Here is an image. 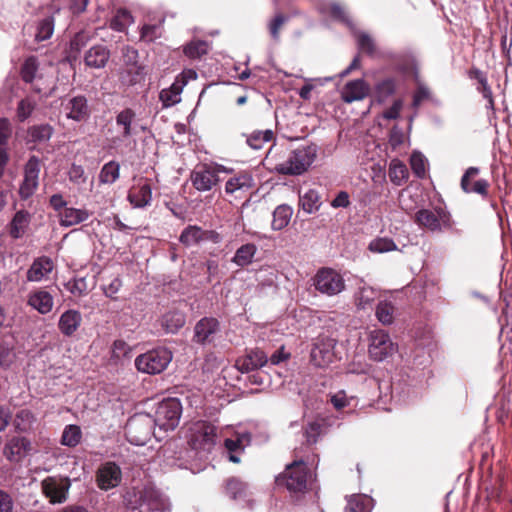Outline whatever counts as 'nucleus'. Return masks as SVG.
<instances>
[{
  "mask_svg": "<svg viewBox=\"0 0 512 512\" xmlns=\"http://www.w3.org/2000/svg\"><path fill=\"white\" fill-rule=\"evenodd\" d=\"M318 148L315 144L301 146L293 150L286 160L272 163L273 153L270 149L266 155L265 161L270 165V169L282 175H300L307 171L315 161Z\"/></svg>",
  "mask_w": 512,
  "mask_h": 512,
  "instance_id": "nucleus-1",
  "label": "nucleus"
},
{
  "mask_svg": "<svg viewBox=\"0 0 512 512\" xmlns=\"http://www.w3.org/2000/svg\"><path fill=\"white\" fill-rule=\"evenodd\" d=\"M294 456V461L286 465L284 471L276 476L275 484L291 494H303L308 489L311 473L307 463L302 458H298V449L294 450Z\"/></svg>",
  "mask_w": 512,
  "mask_h": 512,
  "instance_id": "nucleus-2",
  "label": "nucleus"
},
{
  "mask_svg": "<svg viewBox=\"0 0 512 512\" xmlns=\"http://www.w3.org/2000/svg\"><path fill=\"white\" fill-rule=\"evenodd\" d=\"M398 352V344L393 342L389 333L374 329L368 334V355L375 362H383Z\"/></svg>",
  "mask_w": 512,
  "mask_h": 512,
  "instance_id": "nucleus-3",
  "label": "nucleus"
},
{
  "mask_svg": "<svg viewBox=\"0 0 512 512\" xmlns=\"http://www.w3.org/2000/svg\"><path fill=\"white\" fill-rule=\"evenodd\" d=\"M415 222L431 232L449 230L454 224L450 212L442 207L420 209L415 214Z\"/></svg>",
  "mask_w": 512,
  "mask_h": 512,
  "instance_id": "nucleus-4",
  "label": "nucleus"
},
{
  "mask_svg": "<svg viewBox=\"0 0 512 512\" xmlns=\"http://www.w3.org/2000/svg\"><path fill=\"white\" fill-rule=\"evenodd\" d=\"M172 360V353L166 348H157L136 357L135 366L141 373L155 375L163 372Z\"/></svg>",
  "mask_w": 512,
  "mask_h": 512,
  "instance_id": "nucleus-5",
  "label": "nucleus"
},
{
  "mask_svg": "<svg viewBox=\"0 0 512 512\" xmlns=\"http://www.w3.org/2000/svg\"><path fill=\"white\" fill-rule=\"evenodd\" d=\"M216 427L207 421L199 420L190 427L188 443L193 450L210 452L215 445Z\"/></svg>",
  "mask_w": 512,
  "mask_h": 512,
  "instance_id": "nucleus-6",
  "label": "nucleus"
},
{
  "mask_svg": "<svg viewBox=\"0 0 512 512\" xmlns=\"http://www.w3.org/2000/svg\"><path fill=\"white\" fill-rule=\"evenodd\" d=\"M228 173L229 170L222 165H203L197 167L191 173V182L194 188L198 191H210L220 181V173Z\"/></svg>",
  "mask_w": 512,
  "mask_h": 512,
  "instance_id": "nucleus-7",
  "label": "nucleus"
},
{
  "mask_svg": "<svg viewBox=\"0 0 512 512\" xmlns=\"http://www.w3.org/2000/svg\"><path fill=\"white\" fill-rule=\"evenodd\" d=\"M315 289L322 294L334 296L345 288L342 276L331 268L320 269L313 278Z\"/></svg>",
  "mask_w": 512,
  "mask_h": 512,
  "instance_id": "nucleus-8",
  "label": "nucleus"
},
{
  "mask_svg": "<svg viewBox=\"0 0 512 512\" xmlns=\"http://www.w3.org/2000/svg\"><path fill=\"white\" fill-rule=\"evenodd\" d=\"M70 486V479L62 476H48L41 482L42 492L52 504L65 502Z\"/></svg>",
  "mask_w": 512,
  "mask_h": 512,
  "instance_id": "nucleus-9",
  "label": "nucleus"
},
{
  "mask_svg": "<svg viewBox=\"0 0 512 512\" xmlns=\"http://www.w3.org/2000/svg\"><path fill=\"white\" fill-rule=\"evenodd\" d=\"M335 344L330 337H319L311 349V363L319 368L327 367L334 359Z\"/></svg>",
  "mask_w": 512,
  "mask_h": 512,
  "instance_id": "nucleus-10",
  "label": "nucleus"
},
{
  "mask_svg": "<svg viewBox=\"0 0 512 512\" xmlns=\"http://www.w3.org/2000/svg\"><path fill=\"white\" fill-rule=\"evenodd\" d=\"M40 173V161L37 157L32 156L25 165L24 179L19 189L22 199L32 196L38 187V179Z\"/></svg>",
  "mask_w": 512,
  "mask_h": 512,
  "instance_id": "nucleus-11",
  "label": "nucleus"
},
{
  "mask_svg": "<svg viewBox=\"0 0 512 512\" xmlns=\"http://www.w3.org/2000/svg\"><path fill=\"white\" fill-rule=\"evenodd\" d=\"M140 512H169L166 498L153 487H146L140 494Z\"/></svg>",
  "mask_w": 512,
  "mask_h": 512,
  "instance_id": "nucleus-12",
  "label": "nucleus"
},
{
  "mask_svg": "<svg viewBox=\"0 0 512 512\" xmlns=\"http://www.w3.org/2000/svg\"><path fill=\"white\" fill-rule=\"evenodd\" d=\"M135 118L136 113L131 108H125L116 114L115 127L118 135L112 139L113 144L127 140L135 134Z\"/></svg>",
  "mask_w": 512,
  "mask_h": 512,
  "instance_id": "nucleus-13",
  "label": "nucleus"
},
{
  "mask_svg": "<svg viewBox=\"0 0 512 512\" xmlns=\"http://www.w3.org/2000/svg\"><path fill=\"white\" fill-rule=\"evenodd\" d=\"M267 362L268 356L262 350L250 349L236 360L235 367L242 373H249L263 367Z\"/></svg>",
  "mask_w": 512,
  "mask_h": 512,
  "instance_id": "nucleus-14",
  "label": "nucleus"
},
{
  "mask_svg": "<svg viewBox=\"0 0 512 512\" xmlns=\"http://www.w3.org/2000/svg\"><path fill=\"white\" fill-rule=\"evenodd\" d=\"M121 482V469L114 462L103 464L97 472V484L102 490H109Z\"/></svg>",
  "mask_w": 512,
  "mask_h": 512,
  "instance_id": "nucleus-15",
  "label": "nucleus"
},
{
  "mask_svg": "<svg viewBox=\"0 0 512 512\" xmlns=\"http://www.w3.org/2000/svg\"><path fill=\"white\" fill-rule=\"evenodd\" d=\"M219 329L220 325L216 318L204 317L194 327V340L199 344L211 343Z\"/></svg>",
  "mask_w": 512,
  "mask_h": 512,
  "instance_id": "nucleus-16",
  "label": "nucleus"
},
{
  "mask_svg": "<svg viewBox=\"0 0 512 512\" xmlns=\"http://www.w3.org/2000/svg\"><path fill=\"white\" fill-rule=\"evenodd\" d=\"M31 450V443L25 437H14L4 447V455L10 462H20Z\"/></svg>",
  "mask_w": 512,
  "mask_h": 512,
  "instance_id": "nucleus-17",
  "label": "nucleus"
},
{
  "mask_svg": "<svg viewBox=\"0 0 512 512\" xmlns=\"http://www.w3.org/2000/svg\"><path fill=\"white\" fill-rule=\"evenodd\" d=\"M370 91L369 85L362 79L349 81L341 91V98L346 103L363 100Z\"/></svg>",
  "mask_w": 512,
  "mask_h": 512,
  "instance_id": "nucleus-18",
  "label": "nucleus"
},
{
  "mask_svg": "<svg viewBox=\"0 0 512 512\" xmlns=\"http://www.w3.org/2000/svg\"><path fill=\"white\" fill-rule=\"evenodd\" d=\"M479 174L477 167H469L461 179V188L466 193H477L486 196L488 193V182L484 179H479L474 182L471 179Z\"/></svg>",
  "mask_w": 512,
  "mask_h": 512,
  "instance_id": "nucleus-19",
  "label": "nucleus"
},
{
  "mask_svg": "<svg viewBox=\"0 0 512 512\" xmlns=\"http://www.w3.org/2000/svg\"><path fill=\"white\" fill-rule=\"evenodd\" d=\"M66 116L74 121H84L90 115L87 99L84 96H76L65 104Z\"/></svg>",
  "mask_w": 512,
  "mask_h": 512,
  "instance_id": "nucleus-20",
  "label": "nucleus"
},
{
  "mask_svg": "<svg viewBox=\"0 0 512 512\" xmlns=\"http://www.w3.org/2000/svg\"><path fill=\"white\" fill-rule=\"evenodd\" d=\"M128 201L135 208H144L151 203L152 189L150 184L139 182L137 186L133 187L128 193Z\"/></svg>",
  "mask_w": 512,
  "mask_h": 512,
  "instance_id": "nucleus-21",
  "label": "nucleus"
},
{
  "mask_svg": "<svg viewBox=\"0 0 512 512\" xmlns=\"http://www.w3.org/2000/svg\"><path fill=\"white\" fill-rule=\"evenodd\" d=\"M82 323V315L79 311L69 309L61 314L58 321V329L67 337L72 336Z\"/></svg>",
  "mask_w": 512,
  "mask_h": 512,
  "instance_id": "nucleus-22",
  "label": "nucleus"
},
{
  "mask_svg": "<svg viewBox=\"0 0 512 512\" xmlns=\"http://www.w3.org/2000/svg\"><path fill=\"white\" fill-rule=\"evenodd\" d=\"M90 215V212L86 209L66 207L60 212V214H57V217L60 226L71 227L85 222Z\"/></svg>",
  "mask_w": 512,
  "mask_h": 512,
  "instance_id": "nucleus-23",
  "label": "nucleus"
},
{
  "mask_svg": "<svg viewBox=\"0 0 512 512\" xmlns=\"http://www.w3.org/2000/svg\"><path fill=\"white\" fill-rule=\"evenodd\" d=\"M123 55L126 59V62L128 65H130V68H128L123 74H122V80L127 82L130 85L135 84L138 81L139 76L142 73V69L140 66L136 65V59L138 57L137 50L131 48V47H125L123 49Z\"/></svg>",
  "mask_w": 512,
  "mask_h": 512,
  "instance_id": "nucleus-24",
  "label": "nucleus"
},
{
  "mask_svg": "<svg viewBox=\"0 0 512 512\" xmlns=\"http://www.w3.org/2000/svg\"><path fill=\"white\" fill-rule=\"evenodd\" d=\"M330 402L338 412L343 413H351L359 405L358 398L353 395L349 396L344 390H339L331 395Z\"/></svg>",
  "mask_w": 512,
  "mask_h": 512,
  "instance_id": "nucleus-25",
  "label": "nucleus"
},
{
  "mask_svg": "<svg viewBox=\"0 0 512 512\" xmlns=\"http://www.w3.org/2000/svg\"><path fill=\"white\" fill-rule=\"evenodd\" d=\"M28 304L39 313L47 314L53 309L54 300L49 292L37 290L29 295Z\"/></svg>",
  "mask_w": 512,
  "mask_h": 512,
  "instance_id": "nucleus-26",
  "label": "nucleus"
},
{
  "mask_svg": "<svg viewBox=\"0 0 512 512\" xmlns=\"http://www.w3.org/2000/svg\"><path fill=\"white\" fill-rule=\"evenodd\" d=\"M327 431L325 418H314L303 426V436L306 439L307 445L317 443L318 438L324 435Z\"/></svg>",
  "mask_w": 512,
  "mask_h": 512,
  "instance_id": "nucleus-27",
  "label": "nucleus"
},
{
  "mask_svg": "<svg viewBox=\"0 0 512 512\" xmlns=\"http://www.w3.org/2000/svg\"><path fill=\"white\" fill-rule=\"evenodd\" d=\"M53 269V262L48 257H40L32 263L27 271V280L39 282L46 277Z\"/></svg>",
  "mask_w": 512,
  "mask_h": 512,
  "instance_id": "nucleus-28",
  "label": "nucleus"
},
{
  "mask_svg": "<svg viewBox=\"0 0 512 512\" xmlns=\"http://www.w3.org/2000/svg\"><path fill=\"white\" fill-rule=\"evenodd\" d=\"M109 51L101 45L93 46L85 55V64L91 68H102L109 59Z\"/></svg>",
  "mask_w": 512,
  "mask_h": 512,
  "instance_id": "nucleus-29",
  "label": "nucleus"
},
{
  "mask_svg": "<svg viewBox=\"0 0 512 512\" xmlns=\"http://www.w3.org/2000/svg\"><path fill=\"white\" fill-rule=\"evenodd\" d=\"M185 324V315L177 310L168 311L161 318V326L167 333H176Z\"/></svg>",
  "mask_w": 512,
  "mask_h": 512,
  "instance_id": "nucleus-30",
  "label": "nucleus"
},
{
  "mask_svg": "<svg viewBox=\"0 0 512 512\" xmlns=\"http://www.w3.org/2000/svg\"><path fill=\"white\" fill-rule=\"evenodd\" d=\"M253 186V179L247 173L238 174L230 178L225 185V192L233 194L238 191H247Z\"/></svg>",
  "mask_w": 512,
  "mask_h": 512,
  "instance_id": "nucleus-31",
  "label": "nucleus"
},
{
  "mask_svg": "<svg viewBox=\"0 0 512 512\" xmlns=\"http://www.w3.org/2000/svg\"><path fill=\"white\" fill-rule=\"evenodd\" d=\"M257 252V247L253 243H247L240 246L233 258L232 262L239 267H245L252 263L253 258Z\"/></svg>",
  "mask_w": 512,
  "mask_h": 512,
  "instance_id": "nucleus-32",
  "label": "nucleus"
},
{
  "mask_svg": "<svg viewBox=\"0 0 512 512\" xmlns=\"http://www.w3.org/2000/svg\"><path fill=\"white\" fill-rule=\"evenodd\" d=\"M156 416H181L182 404L178 398H165L158 403Z\"/></svg>",
  "mask_w": 512,
  "mask_h": 512,
  "instance_id": "nucleus-33",
  "label": "nucleus"
},
{
  "mask_svg": "<svg viewBox=\"0 0 512 512\" xmlns=\"http://www.w3.org/2000/svg\"><path fill=\"white\" fill-rule=\"evenodd\" d=\"M409 172L406 165L398 159H393L389 165V178L390 181L401 186L408 180Z\"/></svg>",
  "mask_w": 512,
  "mask_h": 512,
  "instance_id": "nucleus-34",
  "label": "nucleus"
},
{
  "mask_svg": "<svg viewBox=\"0 0 512 512\" xmlns=\"http://www.w3.org/2000/svg\"><path fill=\"white\" fill-rule=\"evenodd\" d=\"M206 238V231L202 230L198 226L190 225L182 231L179 240L185 246H192L198 244L200 241H203Z\"/></svg>",
  "mask_w": 512,
  "mask_h": 512,
  "instance_id": "nucleus-35",
  "label": "nucleus"
},
{
  "mask_svg": "<svg viewBox=\"0 0 512 512\" xmlns=\"http://www.w3.org/2000/svg\"><path fill=\"white\" fill-rule=\"evenodd\" d=\"M293 210L290 206L282 204L276 207L273 212V220L271 223L273 230H282L285 228L291 219Z\"/></svg>",
  "mask_w": 512,
  "mask_h": 512,
  "instance_id": "nucleus-36",
  "label": "nucleus"
},
{
  "mask_svg": "<svg viewBox=\"0 0 512 512\" xmlns=\"http://www.w3.org/2000/svg\"><path fill=\"white\" fill-rule=\"evenodd\" d=\"M396 90V81L388 77L379 81L374 88V95L378 102H385Z\"/></svg>",
  "mask_w": 512,
  "mask_h": 512,
  "instance_id": "nucleus-37",
  "label": "nucleus"
},
{
  "mask_svg": "<svg viewBox=\"0 0 512 512\" xmlns=\"http://www.w3.org/2000/svg\"><path fill=\"white\" fill-rule=\"evenodd\" d=\"M120 176V165L116 161L105 163L99 173L100 184H113Z\"/></svg>",
  "mask_w": 512,
  "mask_h": 512,
  "instance_id": "nucleus-38",
  "label": "nucleus"
},
{
  "mask_svg": "<svg viewBox=\"0 0 512 512\" xmlns=\"http://www.w3.org/2000/svg\"><path fill=\"white\" fill-rule=\"evenodd\" d=\"M244 440L249 442V436L244 434L242 436H237L235 439L227 438L224 441V446L229 452V460L234 463H239L240 458L236 455V453L243 451L244 449Z\"/></svg>",
  "mask_w": 512,
  "mask_h": 512,
  "instance_id": "nucleus-39",
  "label": "nucleus"
},
{
  "mask_svg": "<svg viewBox=\"0 0 512 512\" xmlns=\"http://www.w3.org/2000/svg\"><path fill=\"white\" fill-rule=\"evenodd\" d=\"M300 205L309 214L318 211L321 206L319 193L313 189L308 190L300 196Z\"/></svg>",
  "mask_w": 512,
  "mask_h": 512,
  "instance_id": "nucleus-40",
  "label": "nucleus"
},
{
  "mask_svg": "<svg viewBox=\"0 0 512 512\" xmlns=\"http://www.w3.org/2000/svg\"><path fill=\"white\" fill-rule=\"evenodd\" d=\"M274 133L272 130L254 131L246 138V143L253 149H261L266 143L273 140Z\"/></svg>",
  "mask_w": 512,
  "mask_h": 512,
  "instance_id": "nucleus-41",
  "label": "nucleus"
},
{
  "mask_svg": "<svg viewBox=\"0 0 512 512\" xmlns=\"http://www.w3.org/2000/svg\"><path fill=\"white\" fill-rule=\"evenodd\" d=\"M29 223V214L25 211H18L11 222L10 234L13 238H20Z\"/></svg>",
  "mask_w": 512,
  "mask_h": 512,
  "instance_id": "nucleus-42",
  "label": "nucleus"
},
{
  "mask_svg": "<svg viewBox=\"0 0 512 512\" xmlns=\"http://www.w3.org/2000/svg\"><path fill=\"white\" fill-rule=\"evenodd\" d=\"M82 432L77 425H68L63 431L61 444L68 447H75L80 443Z\"/></svg>",
  "mask_w": 512,
  "mask_h": 512,
  "instance_id": "nucleus-43",
  "label": "nucleus"
},
{
  "mask_svg": "<svg viewBox=\"0 0 512 512\" xmlns=\"http://www.w3.org/2000/svg\"><path fill=\"white\" fill-rule=\"evenodd\" d=\"M368 249L373 253H387L397 250V245L391 238L378 237L369 243Z\"/></svg>",
  "mask_w": 512,
  "mask_h": 512,
  "instance_id": "nucleus-44",
  "label": "nucleus"
},
{
  "mask_svg": "<svg viewBox=\"0 0 512 512\" xmlns=\"http://www.w3.org/2000/svg\"><path fill=\"white\" fill-rule=\"evenodd\" d=\"M226 492L233 499L243 498L247 493V484L238 478H229L226 481Z\"/></svg>",
  "mask_w": 512,
  "mask_h": 512,
  "instance_id": "nucleus-45",
  "label": "nucleus"
},
{
  "mask_svg": "<svg viewBox=\"0 0 512 512\" xmlns=\"http://www.w3.org/2000/svg\"><path fill=\"white\" fill-rule=\"evenodd\" d=\"M66 289L76 297H82L89 293V287L86 278H74L65 284Z\"/></svg>",
  "mask_w": 512,
  "mask_h": 512,
  "instance_id": "nucleus-46",
  "label": "nucleus"
},
{
  "mask_svg": "<svg viewBox=\"0 0 512 512\" xmlns=\"http://www.w3.org/2000/svg\"><path fill=\"white\" fill-rule=\"evenodd\" d=\"M28 134L34 142H46L51 138L53 128L48 124L36 125L29 129Z\"/></svg>",
  "mask_w": 512,
  "mask_h": 512,
  "instance_id": "nucleus-47",
  "label": "nucleus"
},
{
  "mask_svg": "<svg viewBox=\"0 0 512 512\" xmlns=\"http://www.w3.org/2000/svg\"><path fill=\"white\" fill-rule=\"evenodd\" d=\"M394 306L387 301L380 302L376 307V317L383 325H390L394 319Z\"/></svg>",
  "mask_w": 512,
  "mask_h": 512,
  "instance_id": "nucleus-48",
  "label": "nucleus"
},
{
  "mask_svg": "<svg viewBox=\"0 0 512 512\" xmlns=\"http://www.w3.org/2000/svg\"><path fill=\"white\" fill-rule=\"evenodd\" d=\"M132 22L133 18L131 14L125 9H120L112 18L110 27L115 31L121 32L124 31Z\"/></svg>",
  "mask_w": 512,
  "mask_h": 512,
  "instance_id": "nucleus-49",
  "label": "nucleus"
},
{
  "mask_svg": "<svg viewBox=\"0 0 512 512\" xmlns=\"http://www.w3.org/2000/svg\"><path fill=\"white\" fill-rule=\"evenodd\" d=\"M410 166L413 173L418 178H424L426 175L427 159L420 152H413L410 157Z\"/></svg>",
  "mask_w": 512,
  "mask_h": 512,
  "instance_id": "nucleus-50",
  "label": "nucleus"
},
{
  "mask_svg": "<svg viewBox=\"0 0 512 512\" xmlns=\"http://www.w3.org/2000/svg\"><path fill=\"white\" fill-rule=\"evenodd\" d=\"M346 512H370V501L362 495H355L348 500Z\"/></svg>",
  "mask_w": 512,
  "mask_h": 512,
  "instance_id": "nucleus-51",
  "label": "nucleus"
},
{
  "mask_svg": "<svg viewBox=\"0 0 512 512\" xmlns=\"http://www.w3.org/2000/svg\"><path fill=\"white\" fill-rule=\"evenodd\" d=\"M54 31V18L53 16L42 19L38 26L35 38L37 41H44L49 39Z\"/></svg>",
  "mask_w": 512,
  "mask_h": 512,
  "instance_id": "nucleus-52",
  "label": "nucleus"
},
{
  "mask_svg": "<svg viewBox=\"0 0 512 512\" xmlns=\"http://www.w3.org/2000/svg\"><path fill=\"white\" fill-rule=\"evenodd\" d=\"M180 418H153V422L155 427L158 428V431L155 429L153 434L157 438H162L160 432H168L173 431L179 425Z\"/></svg>",
  "mask_w": 512,
  "mask_h": 512,
  "instance_id": "nucleus-53",
  "label": "nucleus"
},
{
  "mask_svg": "<svg viewBox=\"0 0 512 512\" xmlns=\"http://www.w3.org/2000/svg\"><path fill=\"white\" fill-rule=\"evenodd\" d=\"M38 71V62L35 57H29L21 67V77L26 83H31Z\"/></svg>",
  "mask_w": 512,
  "mask_h": 512,
  "instance_id": "nucleus-54",
  "label": "nucleus"
},
{
  "mask_svg": "<svg viewBox=\"0 0 512 512\" xmlns=\"http://www.w3.org/2000/svg\"><path fill=\"white\" fill-rule=\"evenodd\" d=\"M208 52V44L205 41H192L184 48V53L189 58H199Z\"/></svg>",
  "mask_w": 512,
  "mask_h": 512,
  "instance_id": "nucleus-55",
  "label": "nucleus"
},
{
  "mask_svg": "<svg viewBox=\"0 0 512 512\" xmlns=\"http://www.w3.org/2000/svg\"><path fill=\"white\" fill-rule=\"evenodd\" d=\"M36 103L32 98L22 99L17 106L16 114L19 121H25L35 109Z\"/></svg>",
  "mask_w": 512,
  "mask_h": 512,
  "instance_id": "nucleus-56",
  "label": "nucleus"
},
{
  "mask_svg": "<svg viewBox=\"0 0 512 512\" xmlns=\"http://www.w3.org/2000/svg\"><path fill=\"white\" fill-rule=\"evenodd\" d=\"M376 296V292L371 287H363L357 293V305L359 308L365 309L371 305Z\"/></svg>",
  "mask_w": 512,
  "mask_h": 512,
  "instance_id": "nucleus-57",
  "label": "nucleus"
},
{
  "mask_svg": "<svg viewBox=\"0 0 512 512\" xmlns=\"http://www.w3.org/2000/svg\"><path fill=\"white\" fill-rule=\"evenodd\" d=\"M357 44L362 52L373 55L376 51L374 40L367 33L361 32L357 35Z\"/></svg>",
  "mask_w": 512,
  "mask_h": 512,
  "instance_id": "nucleus-58",
  "label": "nucleus"
},
{
  "mask_svg": "<svg viewBox=\"0 0 512 512\" xmlns=\"http://www.w3.org/2000/svg\"><path fill=\"white\" fill-rule=\"evenodd\" d=\"M370 370V364H368L362 357H354L347 366V372L351 374H367Z\"/></svg>",
  "mask_w": 512,
  "mask_h": 512,
  "instance_id": "nucleus-59",
  "label": "nucleus"
},
{
  "mask_svg": "<svg viewBox=\"0 0 512 512\" xmlns=\"http://www.w3.org/2000/svg\"><path fill=\"white\" fill-rule=\"evenodd\" d=\"M69 180L76 185H84L87 180L85 170L81 165L72 164L68 171Z\"/></svg>",
  "mask_w": 512,
  "mask_h": 512,
  "instance_id": "nucleus-60",
  "label": "nucleus"
},
{
  "mask_svg": "<svg viewBox=\"0 0 512 512\" xmlns=\"http://www.w3.org/2000/svg\"><path fill=\"white\" fill-rule=\"evenodd\" d=\"M430 98V90L423 84H419L413 95V107H419L424 100Z\"/></svg>",
  "mask_w": 512,
  "mask_h": 512,
  "instance_id": "nucleus-61",
  "label": "nucleus"
},
{
  "mask_svg": "<svg viewBox=\"0 0 512 512\" xmlns=\"http://www.w3.org/2000/svg\"><path fill=\"white\" fill-rule=\"evenodd\" d=\"M122 287V281L119 277H115L111 280L108 285H103L102 290L105 296L116 299L115 295L119 292Z\"/></svg>",
  "mask_w": 512,
  "mask_h": 512,
  "instance_id": "nucleus-62",
  "label": "nucleus"
},
{
  "mask_svg": "<svg viewBox=\"0 0 512 512\" xmlns=\"http://www.w3.org/2000/svg\"><path fill=\"white\" fill-rule=\"evenodd\" d=\"M160 100L165 107L173 106L181 101V96H176L171 89H163L160 92Z\"/></svg>",
  "mask_w": 512,
  "mask_h": 512,
  "instance_id": "nucleus-63",
  "label": "nucleus"
},
{
  "mask_svg": "<svg viewBox=\"0 0 512 512\" xmlns=\"http://www.w3.org/2000/svg\"><path fill=\"white\" fill-rule=\"evenodd\" d=\"M89 36L85 32L77 33L71 40V50L79 52L88 42Z\"/></svg>",
  "mask_w": 512,
  "mask_h": 512,
  "instance_id": "nucleus-64",
  "label": "nucleus"
}]
</instances>
